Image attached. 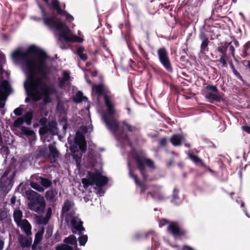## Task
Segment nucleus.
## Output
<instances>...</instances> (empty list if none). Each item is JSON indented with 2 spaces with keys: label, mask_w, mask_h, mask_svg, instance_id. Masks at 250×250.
I'll return each instance as SVG.
<instances>
[{
  "label": "nucleus",
  "mask_w": 250,
  "mask_h": 250,
  "mask_svg": "<svg viewBox=\"0 0 250 250\" xmlns=\"http://www.w3.org/2000/svg\"><path fill=\"white\" fill-rule=\"evenodd\" d=\"M150 235L152 236V250H155V249L159 247L160 245L159 242L158 241L157 234L155 231L153 230L147 231V232L146 233V237L148 238Z\"/></svg>",
  "instance_id": "412c9836"
},
{
  "label": "nucleus",
  "mask_w": 250,
  "mask_h": 250,
  "mask_svg": "<svg viewBox=\"0 0 250 250\" xmlns=\"http://www.w3.org/2000/svg\"><path fill=\"white\" fill-rule=\"evenodd\" d=\"M127 167H128V169H129V177L132 178V179H133L135 184L141 188V192L143 193V192H145L146 190L147 189L148 187L146 185L142 184L138 180L137 176L134 174H133L132 173L131 169V167H130V164L129 161L127 162Z\"/></svg>",
  "instance_id": "aec40b11"
},
{
  "label": "nucleus",
  "mask_w": 250,
  "mask_h": 250,
  "mask_svg": "<svg viewBox=\"0 0 250 250\" xmlns=\"http://www.w3.org/2000/svg\"><path fill=\"white\" fill-rule=\"evenodd\" d=\"M47 120L46 118H42L39 120V124L41 126H47Z\"/></svg>",
  "instance_id": "6e6d98bb"
},
{
  "label": "nucleus",
  "mask_w": 250,
  "mask_h": 250,
  "mask_svg": "<svg viewBox=\"0 0 250 250\" xmlns=\"http://www.w3.org/2000/svg\"><path fill=\"white\" fill-rule=\"evenodd\" d=\"M62 76V79L63 81L67 82L69 81L70 79V73L68 71H63Z\"/></svg>",
  "instance_id": "de8ad7c7"
},
{
  "label": "nucleus",
  "mask_w": 250,
  "mask_h": 250,
  "mask_svg": "<svg viewBox=\"0 0 250 250\" xmlns=\"http://www.w3.org/2000/svg\"><path fill=\"white\" fill-rule=\"evenodd\" d=\"M138 48L140 52L146 58L147 57V55L146 53V51L144 50V49L142 47L141 44L139 43L138 44Z\"/></svg>",
  "instance_id": "4d7b16f0"
},
{
  "label": "nucleus",
  "mask_w": 250,
  "mask_h": 250,
  "mask_svg": "<svg viewBox=\"0 0 250 250\" xmlns=\"http://www.w3.org/2000/svg\"><path fill=\"white\" fill-rule=\"evenodd\" d=\"M242 128L244 131L250 134V126L248 125H244L242 126Z\"/></svg>",
  "instance_id": "680f3d73"
},
{
  "label": "nucleus",
  "mask_w": 250,
  "mask_h": 250,
  "mask_svg": "<svg viewBox=\"0 0 250 250\" xmlns=\"http://www.w3.org/2000/svg\"><path fill=\"white\" fill-rule=\"evenodd\" d=\"M125 27L127 29V32L125 34V37H127L128 38H129L130 37V34L129 33L130 32V25L129 22H126L125 24Z\"/></svg>",
  "instance_id": "09e8293b"
},
{
  "label": "nucleus",
  "mask_w": 250,
  "mask_h": 250,
  "mask_svg": "<svg viewBox=\"0 0 250 250\" xmlns=\"http://www.w3.org/2000/svg\"><path fill=\"white\" fill-rule=\"evenodd\" d=\"M188 157L195 163H198L201 162V160L197 156L191 153L188 154Z\"/></svg>",
  "instance_id": "a18cd8bd"
},
{
  "label": "nucleus",
  "mask_w": 250,
  "mask_h": 250,
  "mask_svg": "<svg viewBox=\"0 0 250 250\" xmlns=\"http://www.w3.org/2000/svg\"><path fill=\"white\" fill-rule=\"evenodd\" d=\"M46 206V203L44 198L42 196L38 197L35 200L29 202L28 208L38 214L42 213Z\"/></svg>",
  "instance_id": "9b49d317"
},
{
  "label": "nucleus",
  "mask_w": 250,
  "mask_h": 250,
  "mask_svg": "<svg viewBox=\"0 0 250 250\" xmlns=\"http://www.w3.org/2000/svg\"><path fill=\"white\" fill-rule=\"evenodd\" d=\"M49 219L46 217H40L38 219V223L40 225H46L48 222Z\"/></svg>",
  "instance_id": "37998d69"
},
{
  "label": "nucleus",
  "mask_w": 250,
  "mask_h": 250,
  "mask_svg": "<svg viewBox=\"0 0 250 250\" xmlns=\"http://www.w3.org/2000/svg\"><path fill=\"white\" fill-rule=\"evenodd\" d=\"M19 242L22 248H27L31 245V241L25 237H20L19 238Z\"/></svg>",
  "instance_id": "2f4dec72"
},
{
  "label": "nucleus",
  "mask_w": 250,
  "mask_h": 250,
  "mask_svg": "<svg viewBox=\"0 0 250 250\" xmlns=\"http://www.w3.org/2000/svg\"><path fill=\"white\" fill-rule=\"evenodd\" d=\"M147 232L145 231H137L134 233L132 236V239L135 240H139L142 238Z\"/></svg>",
  "instance_id": "c9c22d12"
},
{
  "label": "nucleus",
  "mask_w": 250,
  "mask_h": 250,
  "mask_svg": "<svg viewBox=\"0 0 250 250\" xmlns=\"http://www.w3.org/2000/svg\"><path fill=\"white\" fill-rule=\"evenodd\" d=\"M49 154L48 155L54 159L57 158L59 156L60 153L57 148L53 146L50 145L48 146Z\"/></svg>",
  "instance_id": "7c9ffc66"
},
{
  "label": "nucleus",
  "mask_w": 250,
  "mask_h": 250,
  "mask_svg": "<svg viewBox=\"0 0 250 250\" xmlns=\"http://www.w3.org/2000/svg\"><path fill=\"white\" fill-rule=\"evenodd\" d=\"M167 230L175 237L184 236L187 234V231L185 229H181L178 224L176 222H172L169 223Z\"/></svg>",
  "instance_id": "2eb2a0df"
},
{
  "label": "nucleus",
  "mask_w": 250,
  "mask_h": 250,
  "mask_svg": "<svg viewBox=\"0 0 250 250\" xmlns=\"http://www.w3.org/2000/svg\"><path fill=\"white\" fill-rule=\"evenodd\" d=\"M75 204L74 202L70 200H66L65 201L61 210V215L64 216L71 209L74 208Z\"/></svg>",
  "instance_id": "5701e85b"
},
{
  "label": "nucleus",
  "mask_w": 250,
  "mask_h": 250,
  "mask_svg": "<svg viewBox=\"0 0 250 250\" xmlns=\"http://www.w3.org/2000/svg\"><path fill=\"white\" fill-rule=\"evenodd\" d=\"M64 244L56 247L55 250H73V246L76 245L77 239L74 235H71L63 240Z\"/></svg>",
  "instance_id": "4468645a"
},
{
  "label": "nucleus",
  "mask_w": 250,
  "mask_h": 250,
  "mask_svg": "<svg viewBox=\"0 0 250 250\" xmlns=\"http://www.w3.org/2000/svg\"><path fill=\"white\" fill-rule=\"evenodd\" d=\"M40 153L43 157H45L46 156L48 155L47 149L46 148H43L41 149Z\"/></svg>",
  "instance_id": "13d9d810"
},
{
  "label": "nucleus",
  "mask_w": 250,
  "mask_h": 250,
  "mask_svg": "<svg viewBox=\"0 0 250 250\" xmlns=\"http://www.w3.org/2000/svg\"><path fill=\"white\" fill-rule=\"evenodd\" d=\"M167 144V139L166 138H163L159 141V144L161 146H165Z\"/></svg>",
  "instance_id": "052dcab7"
},
{
  "label": "nucleus",
  "mask_w": 250,
  "mask_h": 250,
  "mask_svg": "<svg viewBox=\"0 0 250 250\" xmlns=\"http://www.w3.org/2000/svg\"><path fill=\"white\" fill-rule=\"evenodd\" d=\"M104 101L107 111L101 112L102 120L116 139L122 144V147L126 144L131 146V143L127 134L123 130L122 126H120L119 122L114 117L115 109L108 95L104 96Z\"/></svg>",
  "instance_id": "7ed1b4c3"
},
{
  "label": "nucleus",
  "mask_w": 250,
  "mask_h": 250,
  "mask_svg": "<svg viewBox=\"0 0 250 250\" xmlns=\"http://www.w3.org/2000/svg\"><path fill=\"white\" fill-rule=\"evenodd\" d=\"M21 133L27 136L32 138L35 137L36 134L34 131L27 127H22L21 129Z\"/></svg>",
  "instance_id": "473e14b6"
},
{
  "label": "nucleus",
  "mask_w": 250,
  "mask_h": 250,
  "mask_svg": "<svg viewBox=\"0 0 250 250\" xmlns=\"http://www.w3.org/2000/svg\"><path fill=\"white\" fill-rule=\"evenodd\" d=\"M42 232H37L35 236L34 244L38 245L39 244L42 239Z\"/></svg>",
  "instance_id": "ea45409f"
},
{
  "label": "nucleus",
  "mask_w": 250,
  "mask_h": 250,
  "mask_svg": "<svg viewBox=\"0 0 250 250\" xmlns=\"http://www.w3.org/2000/svg\"><path fill=\"white\" fill-rule=\"evenodd\" d=\"M17 198L15 196H13L10 200V205H14L16 203Z\"/></svg>",
  "instance_id": "338daca9"
},
{
  "label": "nucleus",
  "mask_w": 250,
  "mask_h": 250,
  "mask_svg": "<svg viewBox=\"0 0 250 250\" xmlns=\"http://www.w3.org/2000/svg\"><path fill=\"white\" fill-rule=\"evenodd\" d=\"M65 82H66V81H63V80L62 78L61 79H60L59 82V87L62 88L64 86Z\"/></svg>",
  "instance_id": "69168bd1"
},
{
  "label": "nucleus",
  "mask_w": 250,
  "mask_h": 250,
  "mask_svg": "<svg viewBox=\"0 0 250 250\" xmlns=\"http://www.w3.org/2000/svg\"><path fill=\"white\" fill-rule=\"evenodd\" d=\"M60 125L62 124V128H63V131L65 132L66 131V129L67 128V124L66 122L65 121L62 122V123H60Z\"/></svg>",
  "instance_id": "0e129e2a"
},
{
  "label": "nucleus",
  "mask_w": 250,
  "mask_h": 250,
  "mask_svg": "<svg viewBox=\"0 0 250 250\" xmlns=\"http://www.w3.org/2000/svg\"><path fill=\"white\" fill-rule=\"evenodd\" d=\"M19 225H20L17 226L20 227L27 236L31 234V226L26 219L23 220Z\"/></svg>",
  "instance_id": "b1692460"
},
{
  "label": "nucleus",
  "mask_w": 250,
  "mask_h": 250,
  "mask_svg": "<svg viewBox=\"0 0 250 250\" xmlns=\"http://www.w3.org/2000/svg\"><path fill=\"white\" fill-rule=\"evenodd\" d=\"M8 97H0V108H3L5 104V101L7 100Z\"/></svg>",
  "instance_id": "3c124183"
},
{
  "label": "nucleus",
  "mask_w": 250,
  "mask_h": 250,
  "mask_svg": "<svg viewBox=\"0 0 250 250\" xmlns=\"http://www.w3.org/2000/svg\"><path fill=\"white\" fill-rule=\"evenodd\" d=\"M77 54L82 60L85 61L87 60V56L86 54L83 53V49L82 48H80L78 49Z\"/></svg>",
  "instance_id": "c03bdc74"
},
{
  "label": "nucleus",
  "mask_w": 250,
  "mask_h": 250,
  "mask_svg": "<svg viewBox=\"0 0 250 250\" xmlns=\"http://www.w3.org/2000/svg\"><path fill=\"white\" fill-rule=\"evenodd\" d=\"M11 56L14 60L23 61L21 66L27 78L34 79L37 73L42 77H46V60L47 56L42 49L35 45L29 46L26 53L17 50L12 53Z\"/></svg>",
  "instance_id": "f257e3e1"
},
{
  "label": "nucleus",
  "mask_w": 250,
  "mask_h": 250,
  "mask_svg": "<svg viewBox=\"0 0 250 250\" xmlns=\"http://www.w3.org/2000/svg\"><path fill=\"white\" fill-rule=\"evenodd\" d=\"M38 6L41 11L42 18L32 16L30 17V19L38 22L42 21L43 24L51 31L60 32L61 34L58 35L59 41L62 39L66 42H83V40L82 38L72 34L70 30L65 24L56 16L47 17L44 8L40 4H38Z\"/></svg>",
  "instance_id": "f03ea898"
},
{
  "label": "nucleus",
  "mask_w": 250,
  "mask_h": 250,
  "mask_svg": "<svg viewBox=\"0 0 250 250\" xmlns=\"http://www.w3.org/2000/svg\"><path fill=\"white\" fill-rule=\"evenodd\" d=\"M23 105H21L19 107L16 108L13 111L14 114L16 116H21L23 112V108L22 106H23Z\"/></svg>",
  "instance_id": "79ce46f5"
},
{
  "label": "nucleus",
  "mask_w": 250,
  "mask_h": 250,
  "mask_svg": "<svg viewBox=\"0 0 250 250\" xmlns=\"http://www.w3.org/2000/svg\"><path fill=\"white\" fill-rule=\"evenodd\" d=\"M159 61L163 66L168 72L172 71L168 53L164 47L159 48L157 50Z\"/></svg>",
  "instance_id": "9d476101"
},
{
  "label": "nucleus",
  "mask_w": 250,
  "mask_h": 250,
  "mask_svg": "<svg viewBox=\"0 0 250 250\" xmlns=\"http://www.w3.org/2000/svg\"><path fill=\"white\" fill-rule=\"evenodd\" d=\"M39 132L41 135H44L49 132L47 126L40 127L39 130Z\"/></svg>",
  "instance_id": "49530a36"
},
{
  "label": "nucleus",
  "mask_w": 250,
  "mask_h": 250,
  "mask_svg": "<svg viewBox=\"0 0 250 250\" xmlns=\"http://www.w3.org/2000/svg\"><path fill=\"white\" fill-rule=\"evenodd\" d=\"M88 157L90 159V162H91L92 164H93L94 162V157L95 155V152L94 150H93L92 148L90 147V146L88 148Z\"/></svg>",
  "instance_id": "58836bf2"
},
{
  "label": "nucleus",
  "mask_w": 250,
  "mask_h": 250,
  "mask_svg": "<svg viewBox=\"0 0 250 250\" xmlns=\"http://www.w3.org/2000/svg\"><path fill=\"white\" fill-rule=\"evenodd\" d=\"M69 144V149L72 153L73 160L75 161L77 167L80 169L81 168V161L83 154L86 150V142L84 135L80 131L76 132L74 138V142L72 143L69 137L67 139Z\"/></svg>",
  "instance_id": "39448f33"
},
{
  "label": "nucleus",
  "mask_w": 250,
  "mask_h": 250,
  "mask_svg": "<svg viewBox=\"0 0 250 250\" xmlns=\"http://www.w3.org/2000/svg\"><path fill=\"white\" fill-rule=\"evenodd\" d=\"M226 57H227V55H222L220 56V62L222 64L223 66H226V64H227L226 61Z\"/></svg>",
  "instance_id": "864d4df0"
},
{
  "label": "nucleus",
  "mask_w": 250,
  "mask_h": 250,
  "mask_svg": "<svg viewBox=\"0 0 250 250\" xmlns=\"http://www.w3.org/2000/svg\"><path fill=\"white\" fill-rule=\"evenodd\" d=\"M27 79L28 81L24 83V88L26 94L33 102H38L43 99V102L47 104L51 102V95L56 92V90L51 86L43 84L41 80L37 78L36 74L35 78Z\"/></svg>",
  "instance_id": "20e7f679"
},
{
  "label": "nucleus",
  "mask_w": 250,
  "mask_h": 250,
  "mask_svg": "<svg viewBox=\"0 0 250 250\" xmlns=\"http://www.w3.org/2000/svg\"><path fill=\"white\" fill-rule=\"evenodd\" d=\"M49 133L55 135L58 133L59 129L57 127V124L55 121L49 122L47 125Z\"/></svg>",
  "instance_id": "a878e982"
},
{
  "label": "nucleus",
  "mask_w": 250,
  "mask_h": 250,
  "mask_svg": "<svg viewBox=\"0 0 250 250\" xmlns=\"http://www.w3.org/2000/svg\"><path fill=\"white\" fill-rule=\"evenodd\" d=\"M51 6L59 15L65 16L67 21L71 22L74 20V18L72 15L68 13L65 10L62 9L60 3L58 0H52Z\"/></svg>",
  "instance_id": "dca6fc26"
},
{
  "label": "nucleus",
  "mask_w": 250,
  "mask_h": 250,
  "mask_svg": "<svg viewBox=\"0 0 250 250\" xmlns=\"http://www.w3.org/2000/svg\"><path fill=\"white\" fill-rule=\"evenodd\" d=\"M40 179L41 185L45 188L49 187L52 184L51 181L45 178L40 177Z\"/></svg>",
  "instance_id": "e433bc0d"
},
{
  "label": "nucleus",
  "mask_w": 250,
  "mask_h": 250,
  "mask_svg": "<svg viewBox=\"0 0 250 250\" xmlns=\"http://www.w3.org/2000/svg\"><path fill=\"white\" fill-rule=\"evenodd\" d=\"M185 140L184 136L180 134H174L170 138V142L174 146H180Z\"/></svg>",
  "instance_id": "393cba45"
},
{
  "label": "nucleus",
  "mask_w": 250,
  "mask_h": 250,
  "mask_svg": "<svg viewBox=\"0 0 250 250\" xmlns=\"http://www.w3.org/2000/svg\"><path fill=\"white\" fill-rule=\"evenodd\" d=\"M9 148L7 146H2L0 148V153L3 157H5V161H6V158L9 154Z\"/></svg>",
  "instance_id": "4c0bfd02"
},
{
  "label": "nucleus",
  "mask_w": 250,
  "mask_h": 250,
  "mask_svg": "<svg viewBox=\"0 0 250 250\" xmlns=\"http://www.w3.org/2000/svg\"><path fill=\"white\" fill-rule=\"evenodd\" d=\"M74 101L76 103H80L82 101L87 100V98L83 96L82 92L79 91L77 92L75 96L74 97Z\"/></svg>",
  "instance_id": "72a5a7b5"
},
{
  "label": "nucleus",
  "mask_w": 250,
  "mask_h": 250,
  "mask_svg": "<svg viewBox=\"0 0 250 250\" xmlns=\"http://www.w3.org/2000/svg\"><path fill=\"white\" fill-rule=\"evenodd\" d=\"M11 87L9 83L6 81L0 83V97H8L10 94Z\"/></svg>",
  "instance_id": "6ab92c4d"
},
{
  "label": "nucleus",
  "mask_w": 250,
  "mask_h": 250,
  "mask_svg": "<svg viewBox=\"0 0 250 250\" xmlns=\"http://www.w3.org/2000/svg\"><path fill=\"white\" fill-rule=\"evenodd\" d=\"M122 124L126 127L128 131L129 132H133L135 131L136 129V127L134 126H132L129 124H128L126 121H124L122 122Z\"/></svg>",
  "instance_id": "a19ab883"
},
{
  "label": "nucleus",
  "mask_w": 250,
  "mask_h": 250,
  "mask_svg": "<svg viewBox=\"0 0 250 250\" xmlns=\"http://www.w3.org/2000/svg\"><path fill=\"white\" fill-rule=\"evenodd\" d=\"M65 220L70 222L72 228L76 231H84L85 229L83 226V222L76 214L74 208L66 213Z\"/></svg>",
  "instance_id": "1a4fd4ad"
},
{
  "label": "nucleus",
  "mask_w": 250,
  "mask_h": 250,
  "mask_svg": "<svg viewBox=\"0 0 250 250\" xmlns=\"http://www.w3.org/2000/svg\"><path fill=\"white\" fill-rule=\"evenodd\" d=\"M198 37L201 41V43L200 47V52L202 53H206L208 51V45L209 41L208 36L203 30H201L199 34Z\"/></svg>",
  "instance_id": "f3484780"
},
{
  "label": "nucleus",
  "mask_w": 250,
  "mask_h": 250,
  "mask_svg": "<svg viewBox=\"0 0 250 250\" xmlns=\"http://www.w3.org/2000/svg\"><path fill=\"white\" fill-rule=\"evenodd\" d=\"M250 47V43L248 42L244 45V48L245 51H247Z\"/></svg>",
  "instance_id": "774afa93"
},
{
  "label": "nucleus",
  "mask_w": 250,
  "mask_h": 250,
  "mask_svg": "<svg viewBox=\"0 0 250 250\" xmlns=\"http://www.w3.org/2000/svg\"><path fill=\"white\" fill-rule=\"evenodd\" d=\"M33 119V111L31 110L25 112L22 116L18 117L14 122V126L16 127H19L23 124L27 125L32 124Z\"/></svg>",
  "instance_id": "f8f14e48"
},
{
  "label": "nucleus",
  "mask_w": 250,
  "mask_h": 250,
  "mask_svg": "<svg viewBox=\"0 0 250 250\" xmlns=\"http://www.w3.org/2000/svg\"><path fill=\"white\" fill-rule=\"evenodd\" d=\"M229 47L228 49H229L230 54L233 57H234V54H235V49L233 47V46L232 45L231 42H229Z\"/></svg>",
  "instance_id": "5fc2aeb1"
},
{
  "label": "nucleus",
  "mask_w": 250,
  "mask_h": 250,
  "mask_svg": "<svg viewBox=\"0 0 250 250\" xmlns=\"http://www.w3.org/2000/svg\"><path fill=\"white\" fill-rule=\"evenodd\" d=\"M108 182V178L103 176L98 171H96L95 173L88 172L86 177L82 179V183L85 189L90 186L95 185L97 187V193L100 196L104 195V191L102 188L105 186Z\"/></svg>",
  "instance_id": "423d86ee"
},
{
  "label": "nucleus",
  "mask_w": 250,
  "mask_h": 250,
  "mask_svg": "<svg viewBox=\"0 0 250 250\" xmlns=\"http://www.w3.org/2000/svg\"><path fill=\"white\" fill-rule=\"evenodd\" d=\"M162 188V186H153L152 187V190L153 193L151 192H148V194H150V197L153 198L154 200L157 201H164L167 198L165 195L159 192Z\"/></svg>",
  "instance_id": "a211bd4d"
},
{
  "label": "nucleus",
  "mask_w": 250,
  "mask_h": 250,
  "mask_svg": "<svg viewBox=\"0 0 250 250\" xmlns=\"http://www.w3.org/2000/svg\"><path fill=\"white\" fill-rule=\"evenodd\" d=\"M229 42H222L217 48V50L222 55H227V51L229 47Z\"/></svg>",
  "instance_id": "c756f323"
},
{
  "label": "nucleus",
  "mask_w": 250,
  "mask_h": 250,
  "mask_svg": "<svg viewBox=\"0 0 250 250\" xmlns=\"http://www.w3.org/2000/svg\"><path fill=\"white\" fill-rule=\"evenodd\" d=\"M82 231H78L80 235L78 239L80 245L84 246L87 241L88 236L87 235L82 234Z\"/></svg>",
  "instance_id": "f704fd0d"
},
{
  "label": "nucleus",
  "mask_w": 250,
  "mask_h": 250,
  "mask_svg": "<svg viewBox=\"0 0 250 250\" xmlns=\"http://www.w3.org/2000/svg\"><path fill=\"white\" fill-rule=\"evenodd\" d=\"M51 214H52V209L51 208H48L47 210V212H46L45 217L49 220L51 217Z\"/></svg>",
  "instance_id": "bf43d9fd"
},
{
  "label": "nucleus",
  "mask_w": 250,
  "mask_h": 250,
  "mask_svg": "<svg viewBox=\"0 0 250 250\" xmlns=\"http://www.w3.org/2000/svg\"><path fill=\"white\" fill-rule=\"evenodd\" d=\"M168 220L166 219H161L159 223V227L161 228L167 224H169Z\"/></svg>",
  "instance_id": "603ef678"
},
{
  "label": "nucleus",
  "mask_w": 250,
  "mask_h": 250,
  "mask_svg": "<svg viewBox=\"0 0 250 250\" xmlns=\"http://www.w3.org/2000/svg\"><path fill=\"white\" fill-rule=\"evenodd\" d=\"M25 196L26 198L30 201L29 202L35 200L36 198H38V197L41 196L40 195L32 189L26 190L25 191Z\"/></svg>",
  "instance_id": "cd10ccee"
},
{
  "label": "nucleus",
  "mask_w": 250,
  "mask_h": 250,
  "mask_svg": "<svg viewBox=\"0 0 250 250\" xmlns=\"http://www.w3.org/2000/svg\"><path fill=\"white\" fill-rule=\"evenodd\" d=\"M45 197L50 202H55L58 198V190L56 189H50L45 192Z\"/></svg>",
  "instance_id": "4be33fe9"
},
{
  "label": "nucleus",
  "mask_w": 250,
  "mask_h": 250,
  "mask_svg": "<svg viewBox=\"0 0 250 250\" xmlns=\"http://www.w3.org/2000/svg\"><path fill=\"white\" fill-rule=\"evenodd\" d=\"M11 171L10 168L7 167L4 170L3 173V170L1 172V177L0 178V192L7 194L11 189L13 185L14 178L15 176L16 172L15 171L12 172L11 174L10 175L9 177L8 178L7 176Z\"/></svg>",
  "instance_id": "0eeeda50"
},
{
  "label": "nucleus",
  "mask_w": 250,
  "mask_h": 250,
  "mask_svg": "<svg viewBox=\"0 0 250 250\" xmlns=\"http://www.w3.org/2000/svg\"><path fill=\"white\" fill-rule=\"evenodd\" d=\"M182 250H195L192 247L188 245H184L182 248Z\"/></svg>",
  "instance_id": "e2e57ef3"
},
{
  "label": "nucleus",
  "mask_w": 250,
  "mask_h": 250,
  "mask_svg": "<svg viewBox=\"0 0 250 250\" xmlns=\"http://www.w3.org/2000/svg\"><path fill=\"white\" fill-rule=\"evenodd\" d=\"M136 162L138 165V168L139 169L140 173L143 177L144 180H146L147 179V175L146 171L145 166L154 168L153 162L149 159H142L140 157H138L136 159Z\"/></svg>",
  "instance_id": "ddd939ff"
},
{
  "label": "nucleus",
  "mask_w": 250,
  "mask_h": 250,
  "mask_svg": "<svg viewBox=\"0 0 250 250\" xmlns=\"http://www.w3.org/2000/svg\"><path fill=\"white\" fill-rule=\"evenodd\" d=\"M179 189L175 187L173 190L172 198L171 200V202L176 205H178L180 204L181 201L179 197Z\"/></svg>",
  "instance_id": "bb28decb"
},
{
  "label": "nucleus",
  "mask_w": 250,
  "mask_h": 250,
  "mask_svg": "<svg viewBox=\"0 0 250 250\" xmlns=\"http://www.w3.org/2000/svg\"><path fill=\"white\" fill-rule=\"evenodd\" d=\"M95 90L99 95H101L103 93V87L102 84H98L95 87Z\"/></svg>",
  "instance_id": "8fccbe9b"
},
{
  "label": "nucleus",
  "mask_w": 250,
  "mask_h": 250,
  "mask_svg": "<svg viewBox=\"0 0 250 250\" xmlns=\"http://www.w3.org/2000/svg\"><path fill=\"white\" fill-rule=\"evenodd\" d=\"M207 90L205 98L207 101L210 103L214 102H220L223 100L224 94L219 92L216 86L213 85H208L206 87Z\"/></svg>",
  "instance_id": "6e6552de"
},
{
  "label": "nucleus",
  "mask_w": 250,
  "mask_h": 250,
  "mask_svg": "<svg viewBox=\"0 0 250 250\" xmlns=\"http://www.w3.org/2000/svg\"><path fill=\"white\" fill-rule=\"evenodd\" d=\"M14 220L17 226H20L19 223L22 222V212L20 209L15 210L13 213Z\"/></svg>",
  "instance_id": "c85d7f7f"
}]
</instances>
